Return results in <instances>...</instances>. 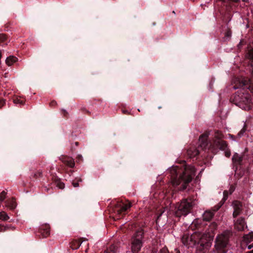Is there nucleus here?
Masks as SVG:
<instances>
[{
	"instance_id": "e433bc0d",
	"label": "nucleus",
	"mask_w": 253,
	"mask_h": 253,
	"mask_svg": "<svg viewBox=\"0 0 253 253\" xmlns=\"http://www.w3.org/2000/svg\"><path fill=\"white\" fill-rule=\"evenodd\" d=\"M230 1L233 2H238L240 1V0H229Z\"/></svg>"
},
{
	"instance_id": "9b49d317",
	"label": "nucleus",
	"mask_w": 253,
	"mask_h": 253,
	"mask_svg": "<svg viewBox=\"0 0 253 253\" xmlns=\"http://www.w3.org/2000/svg\"><path fill=\"white\" fill-rule=\"evenodd\" d=\"M221 206L215 207V209L213 211H207L203 214V218L204 221H209L212 219L213 217L214 212L216 211L220 208Z\"/></svg>"
},
{
	"instance_id": "c03bdc74",
	"label": "nucleus",
	"mask_w": 253,
	"mask_h": 253,
	"mask_svg": "<svg viewBox=\"0 0 253 253\" xmlns=\"http://www.w3.org/2000/svg\"><path fill=\"white\" fill-rule=\"evenodd\" d=\"M63 111H64V114H67V112H66V110H63Z\"/></svg>"
},
{
	"instance_id": "09e8293b",
	"label": "nucleus",
	"mask_w": 253,
	"mask_h": 253,
	"mask_svg": "<svg viewBox=\"0 0 253 253\" xmlns=\"http://www.w3.org/2000/svg\"><path fill=\"white\" fill-rule=\"evenodd\" d=\"M243 1H244L245 0H243Z\"/></svg>"
},
{
	"instance_id": "a18cd8bd",
	"label": "nucleus",
	"mask_w": 253,
	"mask_h": 253,
	"mask_svg": "<svg viewBox=\"0 0 253 253\" xmlns=\"http://www.w3.org/2000/svg\"><path fill=\"white\" fill-rule=\"evenodd\" d=\"M241 42H240V43L238 44V47H239V46H241Z\"/></svg>"
},
{
	"instance_id": "393cba45",
	"label": "nucleus",
	"mask_w": 253,
	"mask_h": 253,
	"mask_svg": "<svg viewBox=\"0 0 253 253\" xmlns=\"http://www.w3.org/2000/svg\"><path fill=\"white\" fill-rule=\"evenodd\" d=\"M7 195V192L3 190L0 193V201L3 202L5 199Z\"/></svg>"
},
{
	"instance_id": "bb28decb",
	"label": "nucleus",
	"mask_w": 253,
	"mask_h": 253,
	"mask_svg": "<svg viewBox=\"0 0 253 253\" xmlns=\"http://www.w3.org/2000/svg\"><path fill=\"white\" fill-rule=\"evenodd\" d=\"M82 180L81 178H79L77 182H74L73 181L72 182V185L74 187H78L79 186V182H82Z\"/></svg>"
},
{
	"instance_id": "72a5a7b5",
	"label": "nucleus",
	"mask_w": 253,
	"mask_h": 253,
	"mask_svg": "<svg viewBox=\"0 0 253 253\" xmlns=\"http://www.w3.org/2000/svg\"><path fill=\"white\" fill-rule=\"evenodd\" d=\"M244 132V131L243 129L241 130L240 131V132L238 134V135L239 136V137H240Z\"/></svg>"
},
{
	"instance_id": "f03ea898",
	"label": "nucleus",
	"mask_w": 253,
	"mask_h": 253,
	"mask_svg": "<svg viewBox=\"0 0 253 253\" xmlns=\"http://www.w3.org/2000/svg\"><path fill=\"white\" fill-rule=\"evenodd\" d=\"M233 100L234 103L242 109L247 110L251 108V96L244 89L236 92Z\"/></svg>"
},
{
	"instance_id": "ea45409f",
	"label": "nucleus",
	"mask_w": 253,
	"mask_h": 253,
	"mask_svg": "<svg viewBox=\"0 0 253 253\" xmlns=\"http://www.w3.org/2000/svg\"><path fill=\"white\" fill-rule=\"evenodd\" d=\"M252 248H253V244H252V245H249V247H248V249H252Z\"/></svg>"
},
{
	"instance_id": "58836bf2",
	"label": "nucleus",
	"mask_w": 253,
	"mask_h": 253,
	"mask_svg": "<svg viewBox=\"0 0 253 253\" xmlns=\"http://www.w3.org/2000/svg\"><path fill=\"white\" fill-rule=\"evenodd\" d=\"M226 193H227V191H224V192H223V194H224V199L225 200H226Z\"/></svg>"
},
{
	"instance_id": "49530a36",
	"label": "nucleus",
	"mask_w": 253,
	"mask_h": 253,
	"mask_svg": "<svg viewBox=\"0 0 253 253\" xmlns=\"http://www.w3.org/2000/svg\"><path fill=\"white\" fill-rule=\"evenodd\" d=\"M226 35H227V36H230V34H229L228 32V33H227Z\"/></svg>"
},
{
	"instance_id": "4be33fe9",
	"label": "nucleus",
	"mask_w": 253,
	"mask_h": 253,
	"mask_svg": "<svg viewBox=\"0 0 253 253\" xmlns=\"http://www.w3.org/2000/svg\"><path fill=\"white\" fill-rule=\"evenodd\" d=\"M223 137V134L219 131L217 130L215 132L214 137L215 140H222Z\"/></svg>"
},
{
	"instance_id": "1a4fd4ad",
	"label": "nucleus",
	"mask_w": 253,
	"mask_h": 253,
	"mask_svg": "<svg viewBox=\"0 0 253 253\" xmlns=\"http://www.w3.org/2000/svg\"><path fill=\"white\" fill-rule=\"evenodd\" d=\"M245 159V154H239L237 153L234 154L232 158L233 164L236 166L242 165Z\"/></svg>"
},
{
	"instance_id": "7ed1b4c3",
	"label": "nucleus",
	"mask_w": 253,
	"mask_h": 253,
	"mask_svg": "<svg viewBox=\"0 0 253 253\" xmlns=\"http://www.w3.org/2000/svg\"><path fill=\"white\" fill-rule=\"evenodd\" d=\"M203 235L198 232H195L192 234H184L182 238V243L188 248L192 247L196 244H202V240Z\"/></svg>"
},
{
	"instance_id": "5701e85b",
	"label": "nucleus",
	"mask_w": 253,
	"mask_h": 253,
	"mask_svg": "<svg viewBox=\"0 0 253 253\" xmlns=\"http://www.w3.org/2000/svg\"><path fill=\"white\" fill-rule=\"evenodd\" d=\"M217 227V224L215 222H213L211 223L209 226L210 230L211 232H213Z\"/></svg>"
},
{
	"instance_id": "de8ad7c7",
	"label": "nucleus",
	"mask_w": 253,
	"mask_h": 253,
	"mask_svg": "<svg viewBox=\"0 0 253 253\" xmlns=\"http://www.w3.org/2000/svg\"><path fill=\"white\" fill-rule=\"evenodd\" d=\"M39 175H41V172H39Z\"/></svg>"
},
{
	"instance_id": "f8f14e48",
	"label": "nucleus",
	"mask_w": 253,
	"mask_h": 253,
	"mask_svg": "<svg viewBox=\"0 0 253 253\" xmlns=\"http://www.w3.org/2000/svg\"><path fill=\"white\" fill-rule=\"evenodd\" d=\"M210 135L209 132H206L199 137L200 146L202 149H205L208 145V138Z\"/></svg>"
},
{
	"instance_id": "c85d7f7f",
	"label": "nucleus",
	"mask_w": 253,
	"mask_h": 253,
	"mask_svg": "<svg viewBox=\"0 0 253 253\" xmlns=\"http://www.w3.org/2000/svg\"><path fill=\"white\" fill-rule=\"evenodd\" d=\"M13 102L15 104H23L24 103L23 101L19 98H16V99H13Z\"/></svg>"
},
{
	"instance_id": "6e6552de",
	"label": "nucleus",
	"mask_w": 253,
	"mask_h": 253,
	"mask_svg": "<svg viewBox=\"0 0 253 253\" xmlns=\"http://www.w3.org/2000/svg\"><path fill=\"white\" fill-rule=\"evenodd\" d=\"M232 206L234 208L233 216L235 218L241 213L242 210V204L240 201H235L232 203Z\"/></svg>"
},
{
	"instance_id": "c9c22d12",
	"label": "nucleus",
	"mask_w": 253,
	"mask_h": 253,
	"mask_svg": "<svg viewBox=\"0 0 253 253\" xmlns=\"http://www.w3.org/2000/svg\"><path fill=\"white\" fill-rule=\"evenodd\" d=\"M122 112H123V113L124 114H129V112H128V111H127V110H123L122 111Z\"/></svg>"
},
{
	"instance_id": "b1692460",
	"label": "nucleus",
	"mask_w": 253,
	"mask_h": 253,
	"mask_svg": "<svg viewBox=\"0 0 253 253\" xmlns=\"http://www.w3.org/2000/svg\"><path fill=\"white\" fill-rule=\"evenodd\" d=\"M244 240L247 242H251L253 240V232L250 233L244 236Z\"/></svg>"
},
{
	"instance_id": "aec40b11",
	"label": "nucleus",
	"mask_w": 253,
	"mask_h": 253,
	"mask_svg": "<svg viewBox=\"0 0 253 253\" xmlns=\"http://www.w3.org/2000/svg\"><path fill=\"white\" fill-rule=\"evenodd\" d=\"M118 248L114 245H111L105 253H118Z\"/></svg>"
},
{
	"instance_id": "dca6fc26",
	"label": "nucleus",
	"mask_w": 253,
	"mask_h": 253,
	"mask_svg": "<svg viewBox=\"0 0 253 253\" xmlns=\"http://www.w3.org/2000/svg\"><path fill=\"white\" fill-rule=\"evenodd\" d=\"M214 143L216 146L222 150H225L227 146L226 141L222 140H214Z\"/></svg>"
},
{
	"instance_id": "c756f323",
	"label": "nucleus",
	"mask_w": 253,
	"mask_h": 253,
	"mask_svg": "<svg viewBox=\"0 0 253 253\" xmlns=\"http://www.w3.org/2000/svg\"><path fill=\"white\" fill-rule=\"evenodd\" d=\"M6 39V36L3 34H0V42H4Z\"/></svg>"
},
{
	"instance_id": "a878e982",
	"label": "nucleus",
	"mask_w": 253,
	"mask_h": 253,
	"mask_svg": "<svg viewBox=\"0 0 253 253\" xmlns=\"http://www.w3.org/2000/svg\"><path fill=\"white\" fill-rule=\"evenodd\" d=\"M55 184L57 187L59 189H62L64 188V184L60 180H56Z\"/></svg>"
},
{
	"instance_id": "a19ab883",
	"label": "nucleus",
	"mask_w": 253,
	"mask_h": 253,
	"mask_svg": "<svg viewBox=\"0 0 253 253\" xmlns=\"http://www.w3.org/2000/svg\"><path fill=\"white\" fill-rule=\"evenodd\" d=\"M55 104H56V102H54V101H52L50 103V105H54Z\"/></svg>"
},
{
	"instance_id": "f704fd0d",
	"label": "nucleus",
	"mask_w": 253,
	"mask_h": 253,
	"mask_svg": "<svg viewBox=\"0 0 253 253\" xmlns=\"http://www.w3.org/2000/svg\"><path fill=\"white\" fill-rule=\"evenodd\" d=\"M234 189L233 187H231L230 189L229 190L230 194H232V193L234 191Z\"/></svg>"
},
{
	"instance_id": "9d476101",
	"label": "nucleus",
	"mask_w": 253,
	"mask_h": 253,
	"mask_svg": "<svg viewBox=\"0 0 253 253\" xmlns=\"http://www.w3.org/2000/svg\"><path fill=\"white\" fill-rule=\"evenodd\" d=\"M59 160L70 168H74L75 166L74 160L71 157L62 155L59 157Z\"/></svg>"
},
{
	"instance_id": "f3484780",
	"label": "nucleus",
	"mask_w": 253,
	"mask_h": 253,
	"mask_svg": "<svg viewBox=\"0 0 253 253\" xmlns=\"http://www.w3.org/2000/svg\"><path fill=\"white\" fill-rule=\"evenodd\" d=\"M18 60V59L16 57L14 56H9L7 57L5 60V63L8 66H11L14 63L16 62Z\"/></svg>"
},
{
	"instance_id": "2f4dec72",
	"label": "nucleus",
	"mask_w": 253,
	"mask_h": 253,
	"mask_svg": "<svg viewBox=\"0 0 253 253\" xmlns=\"http://www.w3.org/2000/svg\"><path fill=\"white\" fill-rule=\"evenodd\" d=\"M7 227L3 226L2 225H0V231H4L7 228Z\"/></svg>"
},
{
	"instance_id": "423d86ee",
	"label": "nucleus",
	"mask_w": 253,
	"mask_h": 253,
	"mask_svg": "<svg viewBox=\"0 0 253 253\" xmlns=\"http://www.w3.org/2000/svg\"><path fill=\"white\" fill-rule=\"evenodd\" d=\"M192 207V203L187 200H183L179 204L177 210L175 212V214L177 217H180L182 215H186L190 212Z\"/></svg>"
},
{
	"instance_id": "39448f33",
	"label": "nucleus",
	"mask_w": 253,
	"mask_h": 253,
	"mask_svg": "<svg viewBox=\"0 0 253 253\" xmlns=\"http://www.w3.org/2000/svg\"><path fill=\"white\" fill-rule=\"evenodd\" d=\"M232 235V232L229 230L225 231L218 235L215 239V249L218 251H222L226 248L229 243V238Z\"/></svg>"
},
{
	"instance_id": "7c9ffc66",
	"label": "nucleus",
	"mask_w": 253,
	"mask_h": 253,
	"mask_svg": "<svg viewBox=\"0 0 253 253\" xmlns=\"http://www.w3.org/2000/svg\"><path fill=\"white\" fill-rule=\"evenodd\" d=\"M5 103V100L3 99H0V108L4 105Z\"/></svg>"
},
{
	"instance_id": "4c0bfd02",
	"label": "nucleus",
	"mask_w": 253,
	"mask_h": 253,
	"mask_svg": "<svg viewBox=\"0 0 253 253\" xmlns=\"http://www.w3.org/2000/svg\"><path fill=\"white\" fill-rule=\"evenodd\" d=\"M82 110L84 111L85 112H86L88 114H90V112L89 111L86 110L85 109H83Z\"/></svg>"
},
{
	"instance_id": "4468645a",
	"label": "nucleus",
	"mask_w": 253,
	"mask_h": 253,
	"mask_svg": "<svg viewBox=\"0 0 253 253\" xmlns=\"http://www.w3.org/2000/svg\"><path fill=\"white\" fill-rule=\"evenodd\" d=\"M189 158H192L197 156L199 154V150L195 146L190 147L187 151Z\"/></svg>"
},
{
	"instance_id": "79ce46f5",
	"label": "nucleus",
	"mask_w": 253,
	"mask_h": 253,
	"mask_svg": "<svg viewBox=\"0 0 253 253\" xmlns=\"http://www.w3.org/2000/svg\"><path fill=\"white\" fill-rule=\"evenodd\" d=\"M82 243L81 242H78V247H77V248H79V247L81 246Z\"/></svg>"
},
{
	"instance_id": "cd10ccee",
	"label": "nucleus",
	"mask_w": 253,
	"mask_h": 253,
	"mask_svg": "<svg viewBox=\"0 0 253 253\" xmlns=\"http://www.w3.org/2000/svg\"><path fill=\"white\" fill-rule=\"evenodd\" d=\"M247 84V81H245V80L242 81V83L240 84V86L241 87H244L245 88V87L248 88H249L250 90L249 87H248V86H246Z\"/></svg>"
},
{
	"instance_id": "a211bd4d",
	"label": "nucleus",
	"mask_w": 253,
	"mask_h": 253,
	"mask_svg": "<svg viewBox=\"0 0 253 253\" xmlns=\"http://www.w3.org/2000/svg\"><path fill=\"white\" fill-rule=\"evenodd\" d=\"M41 233L43 237H47L50 234V228L48 225H45L44 227L41 228Z\"/></svg>"
},
{
	"instance_id": "37998d69",
	"label": "nucleus",
	"mask_w": 253,
	"mask_h": 253,
	"mask_svg": "<svg viewBox=\"0 0 253 253\" xmlns=\"http://www.w3.org/2000/svg\"><path fill=\"white\" fill-rule=\"evenodd\" d=\"M78 144H79V143H78V142H75V145H76V146H78Z\"/></svg>"
},
{
	"instance_id": "412c9836",
	"label": "nucleus",
	"mask_w": 253,
	"mask_h": 253,
	"mask_svg": "<svg viewBox=\"0 0 253 253\" xmlns=\"http://www.w3.org/2000/svg\"><path fill=\"white\" fill-rule=\"evenodd\" d=\"M9 218V216L5 211L0 212V220L6 221Z\"/></svg>"
},
{
	"instance_id": "473e14b6",
	"label": "nucleus",
	"mask_w": 253,
	"mask_h": 253,
	"mask_svg": "<svg viewBox=\"0 0 253 253\" xmlns=\"http://www.w3.org/2000/svg\"><path fill=\"white\" fill-rule=\"evenodd\" d=\"M231 153L229 150H225V156L227 157H229L230 156Z\"/></svg>"
},
{
	"instance_id": "0eeeda50",
	"label": "nucleus",
	"mask_w": 253,
	"mask_h": 253,
	"mask_svg": "<svg viewBox=\"0 0 253 253\" xmlns=\"http://www.w3.org/2000/svg\"><path fill=\"white\" fill-rule=\"evenodd\" d=\"M131 206V204L128 201L125 203H119L117 205V207L115 210V212H116L119 215H121L129 209Z\"/></svg>"
},
{
	"instance_id": "f257e3e1",
	"label": "nucleus",
	"mask_w": 253,
	"mask_h": 253,
	"mask_svg": "<svg viewBox=\"0 0 253 253\" xmlns=\"http://www.w3.org/2000/svg\"><path fill=\"white\" fill-rule=\"evenodd\" d=\"M169 171L172 185L175 186L181 184L180 189L184 190L194 176L195 169L192 166H186L183 169L175 167H172Z\"/></svg>"
},
{
	"instance_id": "20e7f679",
	"label": "nucleus",
	"mask_w": 253,
	"mask_h": 253,
	"mask_svg": "<svg viewBox=\"0 0 253 253\" xmlns=\"http://www.w3.org/2000/svg\"><path fill=\"white\" fill-rule=\"evenodd\" d=\"M144 232L143 229H138L132 236L131 242V249L132 253H138L142 247V239Z\"/></svg>"
},
{
	"instance_id": "6ab92c4d",
	"label": "nucleus",
	"mask_w": 253,
	"mask_h": 253,
	"mask_svg": "<svg viewBox=\"0 0 253 253\" xmlns=\"http://www.w3.org/2000/svg\"><path fill=\"white\" fill-rule=\"evenodd\" d=\"M247 57L251 60L250 64L252 68L251 70L252 71V73L253 74V49L249 50L247 54Z\"/></svg>"
},
{
	"instance_id": "ddd939ff",
	"label": "nucleus",
	"mask_w": 253,
	"mask_h": 253,
	"mask_svg": "<svg viewBox=\"0 0 253 253\" xmlns=\"http://www.w3.org/2000/svg\"><path fill=\"white\" fill-rule=\"evenodd\" d=\"M246 225L245 219L243 217H240L235 222V227L238 231H242L244 229Z\"/></svg>"
},
{
	"instance_id": "2eb2a0df",
	"label": "nucleus",
	"mask_w": 253,
	"mask_h": 253,
	"mask_svg": "<svg viewBox=\"0 0 253 253\" xmlns=\"http://www.w3.org/2000/svg\"><path fill=\"white\" fill-rule=\"evenodd\" d=\"M5 206L10 210H14L17 206L15 199L14 198L9 199L5 202Z\"/></svg>"
}]
</instances>
